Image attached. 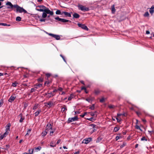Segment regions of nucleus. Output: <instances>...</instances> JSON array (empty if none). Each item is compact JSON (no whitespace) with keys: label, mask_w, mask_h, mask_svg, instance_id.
<instances>
[{"label":"nucleus","mask_w":154,"mask_h":154,"mask_svg":"<svg viewBox=\"0 0 154 154\" xmlns=\"http://www.w3.org/2000/svg\"><path fill=\"white\" fill-rule=\"evenodd\" d=\"M115 107V106L112 105H110L109 106V107L110 109H113Z\"/></svg>","instance_id":"f704fd0d"},{"label":"nucleus","mask_w":154,"mask_h":154,"mask_svg":"<svg viewBox=\"0 0 154 154\" xmlns=\"http://www.w3.org/2000/svg\"><path fill=\"white\" fill-rule=\"evenodd\" d=\"M38 104H35L33 107V110L36 109L38 108Z\"/></svg>","instance_id":"e433bc0d"},{"label":"nucleus","mask_w":154,"mask_h":154,"mask_svg":"<svg viewBox=\"0 0 154 154\" xmlns=\"http://www.w3.org/2000/svg\"><path fill=\"white\" fill-rule=\"evenodd\" d=\"M85 100L89 103H91L93 100V98L91 97L89 98H86Z\"/></svg>","instance_id":"dca6fc26"},{"label":"nucleus","mask_w":154,"mask_h":154,"mask_svg":"<svg viewBox=\"0 0 154 154\" xmlns=\"http://www.w3.org/2000/svg\"><path fill=\"white\" fill-rule=\"evenodd\" d=\"M87 114V112H85L84 113V114L81 115V116L82 117H83Z\"/></svg>","instance_id":"864d4df0"},{"label":"nucleus","mask_w":154,"mask_h":154,"mask_svg":"<svg viewBox=\"0 0 154 154\" xmlns=\"http://www.w3.org/2000/svg\"><path fill=\"white\" fill-rule=\"evenodd\" d=\"M3 101L2 100H1L0 101V107H1L3 105Z\"/></svg>","instance_id":"4c0bfd02"},{"label":"nucleus","mask_w":154,"mask_h":154,"mask_svg":"<svg viewBox=\"0 0 154 154\" xmlns=\"http://www.w3.org/2000/svg\"><path fill=\"white\" fill-rule=\"evenodd\" d=\"M16 97L15 96H11L9 99H8V101L10 102H12L14 101V100L16 98Z\"/></svg>","instance_id":"f8f14e48"},{"label":"nucleus","mask_w":154,"mask_h":154,"mask_svg":"<svg viewBox=\"0 0 154 154\" xmlns=\"http://www.w3.org/2000/svg\"><path fill=\"white\" fill-rule=\"evenodd\" d=\"M15 8H16V11L20 13L24 12V13H27V11L23 8L20 7L18 5H16Z\"/></svg>","instance_id":"f03ea898"},{"label":"nucleus","mask_w":154,"mask_h":154,"mask_svg":"<svg viewBox=\"0 0 154 154\" xmlns=\"http://www.w3.org/2000/svg\"><path fill=\"white\" fill-rule=\"evenodd\" d=\"M18 116L20 118V119L19 120V122H23V121L24 119V117L22 116V114H20Z\"/></svg>","instance_id":"2eb2a0df"},{"label":"nucleus","mask_w":154,"mask_h":154,"mask_svg":"<svg viewBox=\"0 0 154 154\" xmlns=\"http://www.w3.org/2000/svg\"><path fill=\"white\" fill-rule=\"evenodd\" d=\"M72 96L70 95V96L68 97V100H70L72 99Z\"/></svg>","instance_id":"e2e57ef3"},{"label":"nucleus","mask_w":154,"mask_h":154,"mask_svg":"<svg viewBox=\"0 0 154 154\" xmlns=\"http://www.w3.org/2000/svg\"><path fill=\"white\" fill-rule=\"evenodd\" d=\"M46 130L49 131L50 130H53L52 128V124L49 123H48L46 126Z\"/></svg>","instance_id":"1a4fd4ad"},{"label":"nucleus","mask_w":154,"mask_h":154,"mask_svg":"<svg viewBox=\"0 0 154 154\" xmlns=\"http://www.w3.org/2000/svg\"><path fill=\"white\" fill-rule=\"evenodd\" d=\"M41 112V110H39L37 111L35 113V116H37L38 114H39V113Z\"/></svg>","instance_id":"5701e85b"},{"label":"nucleus","mask_w":154,"mask_h":154,"mask_svg":"<svg viewBox=\"0 0 154 154\" xmlns=\"http://www.w3.org/2000/svg\"><path fill=\"white\" fill-rule=\"evenodd\" d=\"M135 128H136V129H139V130H140V131H142V130H141V129L140 128V127L139 126H138V125H136V126H135Z\"/></svg>","instance_id":"a18cd8bd"},{"label":"nucleus","mask_w":154,"mask_h":154,"mask_svg":"<svg viewBox=\"0 0 154 154\" xmlns=\"http://www.w3.org/2000/svg\"><path fill=\"white\" fill-rule=\"evenodd\" d=\"M11 126V124L10 123H8L6 126L5 131H8V130H10V128Z\"/></svg>","instance_id":"f3484780"},{"label":"nucleus","mask_w":154,"mask_h":154,"mask_svg":"<svg viewBox=\"0 0 154 154\" xmlns=\"http://www.w3.org/2000/svg\"><path fill=\"white\" fill-rule=\"evenodd\" d=\"M30 151H31V149H29V154H32L33 152L34 149H32V151L31 152H30Z\"/></svg>","instance_id":"ea45409f"},{"label":"nucleus","mask_w":154,"mask_h":154,"mask_svg":"<svg viewBox=\"0 0 154 154\" xmlns=\"http://www.w3.org/2000/svg\"><path fill=\"white\" fill-rule=\"evenodd\" d=\"M149 15V13L148 12H146L145 13L143 14V16L144 17H148Z\"/></svg>","instance_id":"a878e982"},{"label":"nucleus","mask_w":154,"mask_h":154,"mask_svg":"<svg viewBox=\"0 0 154 154\" xmlns=\"http://www.w3.org/2000/svg\"><path fill=\"white\" fill-rule=\"evenodd\" d=\"M126 145V143H123V144L120 146V147L121 148H122L124 146H125Z\"/></svg>","instance_id":"37998d69"},{"label":"nucleus","mask_w":154,"mask_h":154,"mask_svg":"<svg viewBox=\"0 0 154 154\" xmlns=\"http://www.w3.org/2000/svg\"><path fill=\"white\" fill-rule=\"evenodd\" d=\"M31 131V129H29L27 132V133L26 134V136L28 135L30 133Z\"/></svg>","instance_id":"c85d7f7f"},{"label":"nucleus","mask_w":154,"mask_h":154,"mask_svg":"<svg viewBox=\"0 0 154 154\" xmlns=\"http://www.w3.org/2000/svg\"><path fill=\"white\" fill-rule=\"evenodd\" d=\"M96 112H90L89 113L91 116H94L95 115V113Z\"/></svg>","instance_id":"79ce46f5"},{"label":"nucleus","mask_w":154,"mask_h":154,"mask_svg":"<svg viewBox=\"0 0 154 154\" xmlns=\"http://www.w3.org/2000/svg\"><path fill=\"white\" fill-rule=\"evenodd\" d=\"M73 16L74 18L77 19L79 18L80 17V16L79 14L76 13H75L73 14Z\"/></svg>","instance_id":"4468645a"},{"label":"nucleus","mask_w":154,"mask_h":154,"mask_svg":"<svg viewBox=\"0 0 154 154\" xmlns=\"http://www.w3.org/2000/svg\"><path fill=\"white\" fill-rule=\"evenodd\" d=\"M7 24L4 23H0V26H6Z\"/></svg>","instance_id":"58836bf2"},{"label":"nucleus","mask_w":154,"mask_h":154,"mask_svg":"<svg viewBox=\"0 0 154 154\" xmlns=\"http://www.w3.org/2000/svg\"><path fill=\"white\" fill-rule=\"evenodd\" d=\"M78 8L79 9L84 11H88L89 10V8L86 7L82 5H78Z\"/></svg>","instance_id":"20e7f679"},{"label":"nucleus","mask_w":154,"mask_h":154,"mask_svg":"<svg viewBox=\"0 0 154 154\" xmlns=\"http://www.w3.org/2000/svg\"><path fill=\"white\" fill-rule=\"evenodd\" d=\"M35 88H38L39 87H40L42 86V84H37L35 85Z\"/></svg>","instance_id":"b1692460"},{"label":"nucleus","mask_w":154,"mask_h":154,"mask_svg":"<svg viewBox=\"0 0 154 154\" xmlns=\"http://www.w3.org/2000/svg\"><path fill=\"white\" fill-rule=\"evenodd\" d=\"M81 89L82 90H86V88L85 87H83Z\"/></svg>","instance_id":"69168bd1"},{"label":"nucleus","mask_w":154,"mask_h":154,"mask_svg":"<svg viewBox=\"0 0 154 154\" xmlns=\"http://www.w3.org/2000/svg\"><path fill=\"white\" fill-rule=\"evenodd\" d=\"M21 20V18L20 17H17L16 18V20L17 21H20Z\"/></svg>","instance_id":"bb28decb"},{"label":"nucleus","mask_w":154,"mask_h":154,"mask_svg":"<svg viewBox=\"0 0 154 154\" xmlns=\"http://www.w3.org/2000/svg\"><path fill=\"white\" fill-rule=\"evenodd\" d=\"M37 8H38L39 9L36 8V10L38 11L42 12L43 11H46V12H48V10H46L47 9H49L48 8H46V7L43 5H38Z\"/></svg>","instance_id":"f257e3e1"},{"label":"nucleus","mask_w":154,"mask_h":154,"mask_svg":"<svg viewBox=\"0 0 154 154\" xmlns=\"http://www.w3.org/2000/svg\"><path fill=\"white\" fill-rule=\"evenodd\" d=\"M60 55L62 58H63V60L66 63V61L64 57L61 54H60Z\"/></svg>","instance_id":"de8ad7c7"},{"label":"nucleus","mask_w":154,"mask_h":154,"mask_svg":"<svg viewBox=\"0 0 154 154\" xmlns=\"http://www.w3.org/2000/svg\"><path fill=\"white\" fill-rule=\"evenodd\" d=\"M92 140L91 138H88L84 140L83 142L85 144H87Z\"/></svg>","instance_id":"9d476101"},{"label":"nucleus","mask_w":154,"mask_h":154,"mask_svg":"<svg viewBox=\"0 0 154 154\" xmlns=\"http://www.w3.org/2000/svg\"><path fill=\"white\" fill-rule=\"evenodd\" d=\"M116 119L118 122H120V121H121V119L119 118H116Z\"/></svg>","instance_id":"4d7b16f0"},{"label":"nucleus","mask_w":154,"mask_h":154,"mask_svg":"<svg viewBox=\"0 0 154 154\" xmlns=\"http://www.w3.org/2000/svg\"><path fill=\"white\" fill-rule=\"evenodd\" d=\"M120 138V137L119 136H116V140H117Z\"/></svg>","instance_id":"680f3d73"},{"label":"nucleus","mask_w":154,"mask_h":154,"mask_svg":"<svg viewBox=\"0 0 154 154\" xmlns=\"http://www.w3.org/2000/svg\"><path fill=\"white\" fill-rule=\"evenodd\" d=\"M46 104H47L48 106H47L46 105H45V106H47L50 107H51L52 106H54V104L53 102L52 101H50L48 102V103H46Z\"/></svg>","instance_id":"9b49d317"},{"label":"nucleus","mask_w":154,"mask_h":154,"mask_svg":"<svg viewBox=\"0 0 154 154\" xmlns=\"http://www.w3.org/2000/svg\"><path fill=\"white\" fill-rule=\"evenodd\" d=\"M61 12L59 10H57L56 12V14H61Z\"/></svg>","instance_id":"cd10ccee"},{"label":"nucleus","mask_w":154,"mask_h":154,"mask_svg":"<svg viewBox=\"0 0 154 154\" xmlns=\"http://www.w3.org/2000/svg\"><path fill=\"white\" fill-rule=\"evenodd\" d=\"M67 110V107L66 106L64 105L63 107L61 108V111L62 112H65Z\"/></svg>","instance_id":"6ab92c4d"},{"label":"nucleus","mask_w":154,"mask_h":154,"mask_svg":"<svg viewBox=\"0 0 154 154\" xmlns=\"http://www.w3.org/2000/svg\"><path fill=\"white\" fill-rule=\"evenodd\" d=\"M78 120V118L77 116H75L74 117L69 118L68 119V121L69 123Z\"/></svg>","instance_id":"0eeeda50"},{"label":"nucleus","mask_w":154,"mask_h":154,"mask_svg":"<svg viewBox=\"0 0 154 154\" xmlns=\"http://www.w3.org/2000/svg\"><path fill=\"white\" fill-rule=\"evenodd\" d=\"M6 5L8 6L7 7V8L8 9L13 8L14 7L15 8V6L16 5H13L11 2H7Z\"/></svg>","instance_id":"39448f33"},{"label":"nucleus","mask_w":154,"mask_h":154,"mask_svg":"<svg viewBox=\"0 0 154 154\" xmlns=\"http://www.w3.org/2000/svg\"><path fill=\"white\" fill-rule=\"evenodd\" d=\"M8 133V131H5V132L3 134L5 137L7 135Z\"/></svg>","instance_id":"a19ab883"},{"label":"nucleus","mask_w":154,"mask_h":154,"mask_svg":"<svg viewBox=\"0 0 154 154\" xmlns=\"http://www.w3.org/2000/svg\"><path fill=\"white\" fill-rule=\"evenodd\" d=\"M105 100V99L104 98H102L100 100V102L101 103L103 102Z\"/></svg>","instance_id":"49530a36"},{"label":"nucleus","mask_w":154,"mask_h":154,"mask_svg":"<svg viewBox=\"0 0 154 154\" xmlns=\"http://www.w3.org/2000/svg\"><path fill=\"white\" fill-rule=\"evenodd\" d=\"M119 127H115L114 129V131L116 132L119 129Z\"/></svg>","instance_id":"c756f323"},{"label":"nucleus","mask_w":154,"mask_h":154,"mask_svg":"<svg viewBox=\"0 0 154 154\" xmlns=\"http://www.w3.org/2000/svg\"><path fill=\"white\" fill-rule=\"evenodd\" d=\"M48 133L47 131H46V130H45V131H43L42 133V136L43 137H44Z\"/></svg>","instance_id":"412c9836"},{"label":"nucleus","mask_w":154,"mask_h":154,"mask_svg":"<svg viewBox=\"0 0 154 154\" xmlns=\"http://www.w3.org/2000/svg\"><path fill=\"white\" fill-rule=\"evenodd\" d=\"M46 75L48 77H49L51 76V74L49 73H47L46 74Z\"/></svg>","instance_id":"bf43d9fd"},{"label":"nucleus","mask_w":154,"mask_h":154,"mask_svg":"<svg viewBox=\"0 0 154 154\" xmlns=\"http://www.w3.org/2000/svg\"><path fill=\"white\" fill-rule=\"evenodd\" d=\"M89 109L91 110H94V104H93L91 106H90Z\"/></svg>","instance_id":"72a5a7b5"},{"label":"nucleus","mask_w":154,"mask_h":154,"mask_svg":"<svg viewBox=\"0 0 154 154\" xmlns=\"http://www.w3.org/2000/svg\"><path fill=\"white\" fill-rule=\"evenodd\" d=\"M55 20H57L59 21H60V19H61V18H60L59 17H56L55 18Z\"/></svg>","instance_id":"603ef678"},{"label":"nucleus","mask_w":154,"mask_h":154,"mask_svg":"<svg viewBox=\"0 0 154 154\" xmlns=\"http://www.w3.org/2000/svg\"><path fill=\"white\" fill-rule=\"evenodd\" d=\"M45 19H40L39 20V21L41 22H45Z\"/></svg>","instance_id":"8fccbe9b"},{"label":"nucleus","mask_w":154,"mask_h":154,"mask_svg":"<svg viewBox=\"0 0 154 154\" xmlns=\"http://www.w3.org/2000/svg\"><path fill=\"white\" fill-rule=\"evenodd\" d=\"M6 148H4V149H8L10 147V146L8 145H6Z\"/></svg>","instance_id":"3c124183"},{"label":"nucleus","mask_w":154,"mask_h":154,"mask_svg":"<svg viewBox=\"0 0 154 154\" xmlns=\"http://www.w3.org/2000/svg\"><path fill=\"white\" fill-rule=\"evenodd\" d=\"M92 131L91 132V133H92L94 132L96 130L94 128H92Z\"/></svg>","instance_id":"052dcab7"},{"label":"nucleus","mask_w":154,"mask_h":154,"mask_svg":"<svg viewBox=\"0 0 154 154\" xmlns=\"http://www.w3.org/2000/svg\"><path fill=\"white\" fill-rule=\"evenodd\" d=\"M78 25L79 27L81 28L84 30L87 31H88V28L87 26L84 24L79 23L78 24Z\"/></svg>","instance_id":"423d86ee"},{"label":"nucleus","mask_w":154,"mask_h":154,"mask_svg":"<svg viewBox=\"0 0 154 154\" xmlns=\"http://www.w3.org/2000/svg\"><path fill=\"white\" fill-rule=\"evenodd\" d=\"M112 12V13H114L116 11V9L114 7V5L112 6L111 9Z\"/></svg>","instance_id":"4be33fe9"},{"label":"nucleus","mask_w":154,"mask_h":154,"mask_svg":"<svg viewBox=\"0 0 154 154\" xmlns=\"http://www.w3.org/2000/svg\"><path fill=\"white\" fill-rule=\"evenodd\" d=\"M18 84V83L16 82H15L14 83H13L12 86L13 87H15L16 86V85Z\"/></svg>","instance_id":"7c9ffc66"},{"label":"nucleus","mask_w":154,"mask_h":154,"mask_svg":"<svg viewBox=\"0 0 154 154\" xmlns=\"http://www.w3.org/2000/svg\"><path fill=\"white\" fill-rule=\"evenodd\" d=\"M55 146H56L55 145H53V143L51 142V144H50L51 146L53 147H55Z\"/></svg>","instance_id":"6e6d98bb"},{"label":"nucleus","mask_w":154,"mask_h":154,"mask_svg":"<svg viewBox=\"0 0 154 154\" xmlns=\"http://www.w3.org/2000/svg\"><path fill=\"white\" fill-rule=\"evenodd\" d=\"M55 131V130L54 129L53 131H50V136H52L53 135V133Z\"/></svg>","instance_id":"473e14b6"},{"label":"nucleus","mask_w":154,"mask_h":154,"mask_svg":"<svg viewBox=\"0 0 154 154\" xmlns=\"http://www.w3.org/2000/svg\"><path fill=\"white\" fill-rule=\"evenodd\" d=\"M53 38H55V39L57 40H60V37L59 35H55H55Z\"/></svg>","instance_id":"aec40b11"},{"label":"nucleus","mask_w":154,"mask_h":154,"mask_svg":"<svg viewBox=\"0 0 154 154\" xmlns=\"http://www.w3.org/2000/svg\"><path fill=\"white\" fill-rule=\"evenodd\" d=\"M102 140V138L100 137H99L97 139V140H96L97 143H99Z\"/></svg>","instance_id":"393cba45"},{"label":"nucleus","mask_w":154,"mask_h":154,"mask_svg":"<svg viewBox=\"0 0 154 154\" xmlns=\"http://www.w3.org/2000/svg\"><path fill=\"white\" fill-rule=\"evenodd\" d=\"M35 90L34 88H32L31 90V92H33Z\"/></svg>","instance_id":"0e129e2a"},{"label":"nucleus","mask_w":154,"mask_h":154,"mask_svg":"<svg viewBox=\"0 0 154 154\" xmlns=\"http://www.w3.org/2000/svg\"><path fill=\"white\" fill-rule=\"evenodd\" d=\"M5 137L3 134L1 135L0 137V140H2Z\"/></svg>","instance_id":"09e8293b"},{"label":"nucleus","mask_w":154,"mask_h":154,"mask_svg":"<svg viewBox=\"0 0 154 154\" xmlns=\"http://www.w3.org/2000/svg\"><path fill=\"white\" fill-rule=\"evenodd\" d=\"M47 10L48 11H47L48 12H46V11H43L44 12H43L42 14V17L43 18H45L47 17V14H49L51 15H53L54 13L52 11H51L49 9H47Z\"/></svg>","instance_id":"7ed1b4c3"},{"label":"nucleus","mask_w":154,"mask_h":154,"mask_svg":"<svg viewBox=\"0 0 154 154\" xmlns=\"http://www.w3.org/2000/svg\"><path fill=\"white\" fill-rule=\"evenodd\" d=\"M89 126L93 127V128H96V125L94 124H91L89 125Z\"/></svg>","instance_id":"c9c22d12"},{"label":"nucleus","mask_w":154,"mask_h":154,"mask_svg":"<svg viewBox=\"0 0 154 154\" xmlns=\"http://www.w3.org/2000/svg\"><path fill=\"white\" fill-rule=\"evenodd\" d=\"M41 149V147H40V146H38L36 148H35V150H38H38H40Z\"/></svg>","instance_id":"c03bdc74"},{"label":"nucleus","mask_w":154,"mask_h":154,"mask_svg":"<svg viewBox=\"0 0 154 154\" xmlns=\"http://www.w3.org/2000/svg\"><path fill=\"white\" fill-rule=\"evenodd\" d=\"M60 21L63 23H66L68 22L69 21L70 22H71V21L70 20L62 18H61Z\"/></svg>","instance_id":"a211bd4d"},{"label":"nucleus","mask_w":154,"mask_h":154,"mask_svg":"<svg viewBox=\"0 0 154 154\" xmlns=\"http://www.w3.org/2000/svg\"><path fill=\"white\" fill-rule=\"evenodd\" d=\"M46 33L48 34V35L51 36L53 37H54L55 34H54L52 33H48V32H46Z\"/></svg>","instance_id":"2f4dec72"},{"label":"nucleus","mask_w":154,"mask_h":154,"mask_svg":"<svg viewBox=\"0 0 154 154\" xmlns=\"http://www.w3.org/2000/svg\"><path fill=\"white\" fill-rule=\"evenodd\" d=\"M72 13V12L69 13L66 11H63L61 12V15H63L64 14L66 16L70 17H71V14Z\"/></svg>","instance_id":"6e6552de"},{"label":"nucleus","mask_w":154,"mask_h":154,"mask_svg":"<svg viewBox=\"0 0 154 154\" xmlns=\"http://www.w3.org/2000/svg\"><path fill=\"white\" fill-rule=\"evenodd\" d=\"M123 115L121 113H118L117 114V116H120Z\"/></svg>","instance_id":"774afa93"},{"label":"nucleus","mask_w":154,"mask_h":154,"mask_svg":"<svg viewBox=\"0 0 154 154\" xmlns=\"http://www.w3.org/2000/svg\"><path fill=\"white\" fill-rule=\"evenodd\" d=\"M149 11L150 13L152 14L154 12V5H152L151 8H149Z\"/></svg>","instance_id":"ddd939ff"},{"label":"nucleus","mask_w":154,"mask_h":154,"mask_svg":"<svg viewBox=\"0 0 154 154\" xmlns=\"http://www.w3.org/2000/svg\"><path fill=\"white\" fill-rule=\"evenodd\" d=\"M147 140L146 139L145 137H143L141 139V140Z\"/></svg>","instance_id":"5fc2aeb1"},{"label":"nucleus","mask_w":154,"mask_h":154,"mask_svg":"<svg viewBox=\"0 0 154 154\" xmlns=\"http://www.w3.org/2000/svg\"><path fill=\"white\" fill-rule=\"evenodd\" d=\"M60 141H61V140L60 139L58 140V141L57 142V144H58L60 143Z\"/></svg>","instance_id":"338daca9"},{"label":"nucleus","mask_w":154,"mask_h":154,"mask_svg":"<svg viewBox=\"0 0 154 154\" xmlns=\"http://www.w3.org/2000/svg\"><path fill=\"white\" fill-rule=\"evenodd\" d=\"M93 119V117H91L90 118L87 119V120H89L91 121H93L92 119Z\"/></svg>","instance_id":"13d9d810"}]
</instances>
